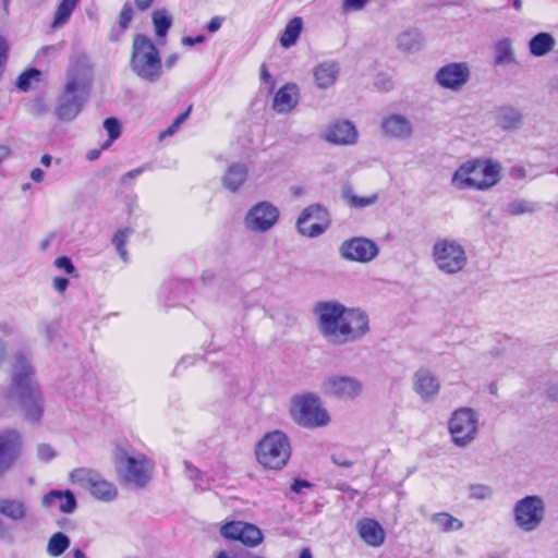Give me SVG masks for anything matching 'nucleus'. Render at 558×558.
I'll return each instance as SVG.
<instances>
[{
    "instance_id": "nucleus-41",
    "label": "nucleus",
    "mask_w": 558,
    "mask_h": 558,
    "mask_svg": "<svg viewBox=\"0 0 558 558\" xmlns=\"http://www.w3.org/2000/svg\"><path fill=\"white\" fill-rule=\"evenodd\" d=\"M153 23L158 37H165L172 24V17L166 10H157L153 13Z\"/></svg>"
},
{
    "instance_id": "nucleus-37",
    "label": "nucleus",
    "mask_w": 558,
    "mask_h": 558,
    "mask_svg": "<svg viewBox=\"0 0 558 558\" xmlns=\"http://www.w3.org/2000/svg\"><path fill=\"white\" fill-rule=\"evenodd\" d=\"M239 541L246 546H257L263 541L262 531L254 524L243 522V529H241V538Z\"/></svg>"
},
{
    "instance_id": "nucleus-6",
    "label": "nucleus",
    "mask_w": 558,
    "mask_h": 558,
    "mask_svg": "<svg viewBox=\"0 0 558 558\" xmlns=\"http://www.w3.org/2000/svg\"><path fill=\"white\" fill-rule=\"evenodd\" d=\"M256 460L265 469L281 470L291 456V446L287 435L280 430L266 434L255 449Z\"/></svg>"
},
{
    "instance_id": "nucleus-18",
    "label": "nucleus",
    "mask_w": 558,
    "mask_h": 558,
    "mask_svg": "<svg viewBox=\"0 0 558 558\" xmlns=\"http://www.w3.org/2000/svg\"><path fill=\"white\" fill-rule=\"evenodd\" d=\"M22 451V439L19 432L7 429L0 433V475L7 472Z\"/></svg>"
},
{
    "instance_id": "nucleus-59",
    "label": "nucleus",
    "mask_w": 558,
    "mask_h": 558,
    "mask_svg": "<svg viewBox=\"0 0 558 558\" xmlns=\"http://www.w3.org/2000/svg\"><path fill=\"white\" fill-rule=\"evenodd\" d=\"M179 129L180 126L172 122L169 128H167L163 132L160 133V138L173 135Z\"/></svg>"
},
{
    "instance_id": "nucleus-4",
    "label": "nucleus",
    "mask_w": 558,
    "mask_h": 558,
    "mask_svg": "<svg viewBox=\"0 0 558 558\" xmlns=\"http://www.w3.org/2000/svg\"><path fill=\"white\" fill-rule=\"evenodd\" d=\"M430 258L436 269L446 276L462 272L469 264V256L462 242L449 236H440L434 241Z\"/></svg>"
},
{
    "instance_id": "nucleus-2",
    "label": "nucleus",
    "mask_w": 558,
    "mask_h": 558,
    "mask_svg": "<svg viewBox=\"0 0 558 558\" xmlns=\"http://www.w3.org/2000/svg\"><path fill=\"white\" fill-rule=\"evenodd\" d=\"M92 80L89 59L86 56L75 57L69 65L63 92L54 107V114L60 121L69 122L80 114L88 99Z\"/></svg>"
},
{
    "instance_id": "nucleus-63",
    "label": "nucleus",
    "mask_w": 558,
    "mask_h": 558,
    "mask_svg": "<svg viewBox=\"0 0 558 558\" xmlns=\"http://www.w3.org/2000/svg\"><path fill=\"white\" fill-rule=\"evenodd\" d=\"M11 154V149L5 145H0V162L5 160Z\"/></svg>"
},
{
    "instance_id": "nucleus-30",
    "label": "nucleus",
    "mask_w": 558,
    "mask_h": 558,
    "mask_svg": "<svg viewBox=\"0 0 558 558\" xmlns=\"http://www.w3.org/2000/svg\"><path fill=\"white\" fill-rule=\"evenodd\" d=\"M556 40L549 33L542 32L533 36L529 41L530 53L534 57H544L554 50Z\"/></svg>"
},
{
    "instance_id": "nucleus-43",
    "label": "nucleus",
    "mask_w": 558,
    "mask_h": 558,
    "mask_svg": "<svg viewBox=\"0 0 558 558\" xmlns=\"http://www.w3.org/2000/svg\"><path fill=\"white\" fill-rule=\"evenodd\" d=\"M104 128L108 133V141L102 145V148H108L121 134V126L116 118H108L104 122Z\"/></svg>"
},
{
    "instance_id": "nucleus-26",
    "label": "nucleus",
    "mask_w": 558,
    "mask_h": 558,
    "mask_svg": "<svg viewBox=\"0 0 558 558\" xmlns=\"http://www.w3.org/2000/svg\"><path fill=\"white\" fill-rule=\"evenodd\" d=\"M360 537L369 546L379 547L385 541L383 526L374 519H363L357 522Z\"/></svg>"
},
{
    "instance_id": "nucleus-31",
    "label": "nucleus",
    "mask_w": 558,
    "mask_h": 558,
    "mask_svg": "<svg viewBox=\"0 0 558 558\" xmlns=\"http://www.w3.org/2000/svg\"><path fill=\"white\" fill-rule=\"evenodd\" d=\"M396 41L399 50L413 53L422 48L423 35L417 29H409L399 34Z\"/></svg>"
},
{
    "instance_id": "nucleus-3",
    "label": "nucleus",
    "mask_w": 558,
    "mask_h": 558,
    "mask_svg": "<svg viewBox=\"0 0 558 558\" xmlns=\"http://www.w3.org/2000/svg\"><path fill=\"white\" fill-rule=\"evenodd\" d=\"M501 165L492 159L463 162L452 174L451 184L457 190L485 191L500 181Z\"/></svg>"
},
{
    "instance_id": "nucleus-54",
    "label": "nucleus",
    "mask_w": 558,
    "mask_h": 558,
    "mask_svg": "<svg viewBox=\"0 0 558 558\" xmlns=\"http://www.w3.org/2000/svg\"><path fill=\"white\" fill-rule=\"evenodd\" d=\"M222 22H223V19L220 16L213 17L209 21V23L207 24L208 32L216 33L217 31H219L222 25Z\"/></svg>"
},
{
    "instance_id": "nucleus-53",
    "label": "nucleus",
    "mask_w": 558,
    "mask_h": 558,
    "mask_svg": "<svg viewBox=\"0 0 558 558\" xmlns=\"http://www.w3.org/2000/svg\"><path fill=\"white\" fill-rule=\"evenodd\" d=\"M204 41H205V37L203 35H197L195 37L184 36L181 39V44L183 46H193V45H196V44H202Z\"/></svg>"
},
{
    "instance_id": "nucleus-15",
    "label": "nucleus",
    "mask_w": 558,
    "mask_h": 558,
    "mask_svg": "<svg viewBox=\"0 0 558 558\" xmlns=\"http://www.w3.org/2000/svg\"><path fill=\"white\" fill-rule=\"evenodd\" d=\"M329 226L328 211L318 204L303 209L296 221L298 231L305 236L314 238L324 233Z\"/></svg>"
},
{
    "instance_id": "nucleus-64",
    "label": "nucleus",
    "mask_w": 558,
    "mask_h": 558,
    "mask_svg": "<svg viewBox=\"0 0 558 558\" xmlns=\"http://www.w3.org/2000/svg\"><path fill=\"white\" fill-rule=\"evenodd\" d=\"M72 554V557L73 558H87V556L85 555V553L80 549V548H75L71 551Z\"/></svg>"
},
{
    "instance_id": "nucleus-62",
    "label": "nucleus",
    "mask_w": 558,
    "mask_h": 558,
    "mask_svg": "<svg viewBox=\"0 0 558 558\" xmlns=\"http://www.w3.org/2000/svg\"><path fill=\"white\" fill-rule=\"evenodd\" d=\"M154 0H135V4L138 10L144 11L147 10Z\"/></svg>"
},
{
    "instance_id": "nucleus-14",
    "label": "nucleus",
    "mask_w": 558,
    "mask_h": 558,
    "mask_svg": "<svg viewBox=\"0 0 558 558\" xmlns=\"http://www.w3.org/2000/svg\"><path fill=\"white\" fill-rule=\"evenodd\" d=\"M363 390L362 381L353 376L332 374L322 385V391L330 397L342 400H353Z\"/></svg>"
},
{
    "instance_id": "nucleus-57",
    "label": "nucleus",
    "mask_w": 558,
    "mask_h": 558,
    "mask_svg": "<svg viewBox=\"0 0 558 558\" xmlns=\"http://www.w3.org/2000/svg\"><path fill=\"white\" fill-rule=\"evenodd\" d=\"M511 175L514 179H524L526 175V171L522 166H514L511 168Z\"/></svg>"
},
{
    "instance_id": "nucleus-35",
    "label": "nucleus",
    "mask_w": 558,
    "mask_h": 558,
    "mask_svg": "<svg viewBox=\"0 0 558 558\" xmlns=\"http://www.w3.org/2000/svg\"><path fill=\"white\" fill-rule=\"evenodd\" d=\"M342 196H343L344 201L351 207H354V208H364V207L371 206L378 198L377 194H372L369 196H364V197L357 196L354 193L352 187H344L342 191Z\"/></svg>"
},
{
    "instance_id": "nucleus-16",
    "label": "nucleus",
    "mask_w": 558,
    "mask_h": 558,
    "mask_svg": "<svg viewBox=\"0 0 558 558\" xmlns=\"http://www.w3.org/2000/svg\"><path fill=\"white\" fill-rule=\"evenodd\" d=\"M471 71L466 62H451L441 66L435 74V82L444 89L461 90L470 81Z\"/></svg>"
},
{
    "instance_id": "nucleus-45",
    "label": "nucleus",
    "mask_w": 558,
    "mask_h": 558,
    "mask_svg": "<svg viewBox=\"0 0 558 558\" xmlns=\"http://www.w3.org/2000/svg\"><path fill=\"white\" fill-rule=\"evenodd\" d=\"M493 490L484 484H472L469 487V496L473 499L484 500L492 496Z\"/></svg>"
},
{
    "instance_id": "nucleus-42",
    "label": "nucleus",
    "mask_w": 558,
    "mask_h": 558,
    "mask_svg": "<svg viewBox=\"0 0 558 558\" xmlns=\"http://www.w3.org/2000/svg\"><path fill=\"white\" fill-rule=\"evenodd\" d=\"M41 72L37 69H29L23 72L16 82V86L22 92H27L31 88L32 82H39Z\"/></svg>"
},
{
    "instance_id": "nucleus-22",
    "label": "nucleus",
    "mask_w": 558,
    "mask_h": 558,
    "mask_svg": "<svg viewBox=\"0 0 558 558\" xmlns=\"http://www.w3.org/2000/svg\"><path fill=\"white\" fill-rule=\"evenodd\" d=\"M20 403L26 420L36 422L44 413V397L40 388L28 391L20 396H13Z\"/></svg>"
},
{
    "instance_id": "nucleus-50",
    "label": "nucleus",
    "mask_w": 558,
    "mask_h": 558,
    "mask_svg": "<svg viewBox=\"0 0 558 558\" xmlns=\"http://www.w3.org/2000/svg\"><path fill=\"white\" fill-rule=\"evenodd\" d=\"M37 454L41 461L47 462V461H50L56 456V452L52 449V447H50L49 445L43 444V445L38 446Z\"/></svg>"
},
{
    "instance_id": "nucleus-46",
    "label": "nucleus",
    "mask_w": 558,
    "mask_h": 558,
    "mask_svg": "<svg viewBox=\"0 0 558 558\" xmlns=\"http://www.w3.org/2000/svg\"><path fill=\"white\" fill-rule=\"evenodd\" d=\"M133 17V9L131 4L125 3L119 15V27L121 32H124Z\"/></svg>"
},
{
    "instance_id": "nucleus-25",
    "label": "nucleus",
    "mask_w": 558,
    "mask_h": 558,
    "mask_svg": "<svg viewBox=\"0 0 558 558\" xmlns=\"http://www.w3.org/2000/svg\"><path fill=\"white\" fill-rule=\"evenodd\" d=\"M495 123L504 131H515L523 125V114L518 108L502 106L495 111Z\"/></svg>"
},
{
    "instance_id": "nucleus-17",
    "label": "nucleus",
    "mask_w": 558,
    "mask_h": 558,
    "mask_svg": "<svg viewBox=\"0 0 558 558\" xmlns=\"http://www.w3.org/2000/svg\"><path fill=\"white\" fill-rule=\"evenodd\" d=\"M340 256L347 260L368 263L379 253L377 244L366 238H353L344 241L339 248Z\"/></svg>"
},
{
    "instance_id": "nucleus-13",
    "label": "nucleus",
    "mask_w": 558,
    "mask_h": 558,
    "mask_svg": "<svg viewBox=\"0 0 558 558\" xmlns=\"http://www.w3.org/2000/svg\"><path fill=\"white\" fill-rule=\"evenodd\" d=\"M280 211L272 203L263 201L253 205L244 217V227L254 233H265L278 222Z\"/></svg>"
},
{
    "instance_id": "nucleus-55",
    "label": "nucleus",
    "mask_w": 558,
    "mask_h": 558,
    "mask_svg": "<svg viewBox=\"0 0 558 558\" xmlns=\"http://www.w3.org/2000/svg\"><path fill=\"white\" fill-rule=\"evenodd\" d=\"M311 484L307 482V481H304V480H295L293 482V484L291 485V489L296 493V494H300L304 488H307L310 487Z\"/></svg>"
},
{
    "instance_id": "nucleus-60",
    "label": "nucleus",
    "mask_w": 558,
    "mask_h": 558,
    "mask_svg": "<svg viewBox=\"0 0 558 558\" xmlns=\"http://www.w3.org/2000/svg\"><path fill=\"white\" fill-rule=\"evenodd\" d=\"M45 173L41 169L36 168L31 172V178L33 181L39 183L44 180Z\"/></svg>"
},
{
    "instance_id": "nucleus-36",
    "label": "nucleus",
    "mask_w": 558,
    "mask_h": 558,
    "mask_svg": "<svg viewBox=\"0 0 558 558\" xmlns=\"http://www.w3.org/2000/svg\"><path fill=\"white\" fill-rule=\"evenodd\" d=\"M70 546V538L61 533H54L47 545V553L51 557H59L61 556Z\"/></svg>"
},
{
    "instance_id": "nucleus-8",
    "label": "nucleus",
    "mask_w": 558,
    "mask_h": 558,
    "mask_svg": "<svg viewBox=\"0 0 558 558\" xmlns=\"http://www.w3.org/2000/svg\"><path fill=\"white\" fill-rule=\"evenodd\" d=\"M116 463L125 482L136 487H144L150 481L155 466L153 460L145 454L124 449L116 452Z\"/></svg>"
},
{
    "instance_id": "nucleus-1",
    "label": "nucleus",
    "mask_w": 558,
    "mask_h": 558,
    "mask_svg": "<svg viewBox=\"0 0 558 558\" xmlns=\"http://www.w3.org/2000/svg\"><path fill=\"white\" fill-rule=\"evenodd\" d=\"M317 328L330 344L359 341L369 331V319L360 308H350L337 301H320L314 307Z\"/></svg>"
},
{
    "instance_id": "nucleus-23",
    "label": "nucleus",
    "mask_w": 558,
    "mask_h": 558,
    "mask_svg": "<svg viewBox=\"0 0 558 558\" xmlns=\"http://www.w3.org/2000/svg\"><path fill=\"white\" fill-rule=\"evenodd\" d=\"M247 166L243 162L231 163L221 177L222 186L231 193L238 192L246 182Z\"/></svg>"
},
{
    "instance_id": "nucleus-11",
    "label": "nucleus",
    "mask_w": 558,
    "mask_h": 558,
    "mask_svg": "<svg viewBox=\"0 0 558 558\" xmlns=\"http://www.w3.org/2000/svg\"><path fill=\"white\" fill-rule=\"evenodd\" d=\"M70 481L73 484L88 489L90 495L101 501H112L118 496L116 485L93 469L78 468L70 473Z\"/></svg>"
},
{
    "instance_id": "nucleus-21",
    "label": "nucleus",
    "mask_w": 558,
    "mask_h": 558,
    "mask_svg": "<svg viewBox=\"0 0 558 558\" xmlns=\"http://www.w3.org/2000/svg\"><path fill=\"white\" fill-rule=\"evenodd\" d=\"M413 387L424 401H432L439 392L440 381L429 369L420 368L414 374Z\"/></svg>"
},
{
    "instance_id": "nucleus-29",
    "label": "nucleus",
    "mask_w": 558,
    "mask_h": 558,
    "mask_svg": "<svg viewBox=\"0 0 558 558\" xmlns=\"http://www.w3.org/2000/svg\"><path fill=\"white\" fill-rule=\"evenodd\" d=\"M340 68L336 61H325L319 63L314 70V77L319 88L332 86L339 75Z\"/></svg>"
},
{
    "instance_id": "nucleus-40",
    "label": "nucleus",
    "mask_w": 558,
    "mask_h": 558,
    "mask_svg": "<svg viewBox=\"0 0 558 558\" xmlns=\"http://www.w3.org/2000/svg\"><path fill=\"white\" fill-rule=\"evenodd\" d=\"M495 61L497 64H508L514 61L510 39H502L495 46Z\"/></svg>"
},
{
    "instance_id": "nucleus-44",
    "label": "nucleus",
    "mask_w": 558,
    "mask_h": 558,
    "mask_svg": "<svg viewBox=\"0 0 558 558\" xmlns=\"http://www.w3.org/2000/svg\"><path fill=\"white\" fill-rule=\"evenodd\" d=\"M242 521H231L220 527V534L228 539L239 541L241 538Z\"/></svg>"
},
{
    "instance_id": "nucleus-28",
    "label": "nucleus",
    "mask_w": 558,
    "mask_h": 558,
    "mask_svg": "<svg viewBox=\"0 0 558 558\" xmlns=\"http://www.w3.org/2000/svg\"><path fill=\"white\" fill-rule=\"evenodd\" d=\"M28 507L22 498H1L0 499V514L3 517L20 522L27 518Z\"/></svg>"
},
{
    "instance_id": "nucleus-51",
    "label": "nucleus",
    "mask_w": 558,
    "mask_h": 558,
    "mask_svg": "<svg viewBox=\"0 0 558 558\" xmlns=\"http://www.w3.org/2000/svg\"><path fill=\"white\" fill-rule=\"evenodd\" d=\"M52 286L57 292L63 293L69 287V279L63 277H57L53 279Z\"/></svg>"
},
{
    "instance_id": "nucleus-48",
    "label": "nucleus",
    "mask_w": 558,
    "mask_h": 558,
    "mask_svg": "<svg viewBox=\"0 0 558 558\" xmlns=\"http://www.w3.org/2000/svg\"><path fill=\"white\" fill-rule=\"evenodd\" d=\"M184 468H185V475L190 480L195 481V482L201 480V471L196 466H194L192 463L185 461ZM196 486L201 487L202 489L207 488L206 486H203L201 483H196Z\"/></svg>"
},
{
    "instance_id": "nucleus-39",
    "label": "nucleus",
    "mask_w": 558,
    "mask_h": 558,
    "mask_svg": "<svg viewBox=\"0 0 558 558\" xmlns=\"http://www.w3.org/2000/svg\"><path fill=\"white\" fill-rule=\"evenodd\" d=\"M132 234L133 229L124 228L119 230L112 238V244L114 245L116 250L118 251V254L124 263L129 262V254L125 248V245Z\"/></svg>"
},
{
    "instance_id": "nucleus-58",
    "label": "nucleus",
    "mask_w": 558,
    "mask_h": 558,
    "mask_svg": "<svg viewBox=\"0 0 558 558\" xmlns=\"http://www.w3.org/2000/svg\"><path fill=\"white\" fill-rule=\"evenodd\" d=\"M191 110H192V107H189L184 112H182L181 114H179L175 119H174V123L178 125V126H181L182 123L189 118L190 113H191Z\"/></svg>"
},
{
    "instance_id": "nucleus-20",
    "label": "nucleus",
    "mask_w": 558,
    "mask_h": 558,
    "mask_svg": "<svg viewBox=\"0 0 558 558\" xmlns=\"http://www.w3.org/2000/svg\"><path fill=\"white\" fill-rule=\"evenodd\" d=\"M323 138L336 145H351L356 142L357 131L349 121H336L326 128Z\"/></svg>"
},
{
    "instance_id": "nucleus-19",
    "label": "nucleus",
    "mask_w": 558,
    "mask_h": 558,
    "mask_svg": "<svg viewBox=\"0 0 558 558\" xmlns=\"http://www.w3.org/2000/svg\"><path fill=\"white\" fill-rule=\"evenodd\" d=\"M380 129L386 137L395 140H407L413 134L412 122L403 114L392 113L385 117Z\"/></svg>"
},
{
    "instance_id": "nucleus-56",
    "label": "nucleus",
    "mask_w": 558,
    "mask_h": 558,
    "mask_svg": "<svg viewBox=\"0 0 558 558\" xmlns=\"http://www.w3.org/2000/svg\"><path fill=\"white\" fill-rule=\"evenodd\" d=\"M180 54L178 52L170 53L165 60V66L167 69H172L179 61Z\"/></svg>"
},
{
    "instance_id": "nucleus-7",
    "label": "nucleus",
    "mask_w": 558,
    "mask_h": 558,
    "mask_svg": "<svg viewBox=\"0 0 558 558\" xmlns=\"http://www.w3.org/2000/svg\"><path fill=\"white\" fill-rule=\"evenodd\" d=\"M290 414L296 424L306 428L324 427L330 422L320 399L313 393L294 396L291 400Z\"/></svg>"
},
{
    "instance_id": "nucleus-9",
    "label": "nucleus",
    "mask_w": 558,
    "mask_h": 558,
    "mask_svg": "<svg viewBox=\"0 0 558 558\" xmlns=\"http://www.w3.org/2000/svg\"><path fill=\"white\" fill-rule=\"evenodd\" d=\"M9 377L8 393L10 397L20 396L39 388L34 365L24 353L19 352L12 355Z\"/></svg>"
},
{
    "instance_id": "nucleus-33",
    "label": "nucleus",
    "mask_w": 558,
    "mask_h": 558,
    "mask_svg": "<svg viewBox=\"0 0 558 558\" xmlns=\"http://www.w3.org/2000/svg\"><path fill=\"white\" fill-rule=\"evenodd\" d=\"M302 29V19L293 17L287 25L280 37V44L284 48L293 46Z\"/></svg>"
},
{
    "instance_id": "nucleus-47",
    "label": "nucleus",
    "mask_w": 558,
    "mask_h": 558,
    "mask_svg": "<svg viewBox=\"0 0 558 558\" xmlns=\"http://www.w3.org/2000/svg\"><path fill=\"white\" fill-rule=\"evenodd\" d=\"M369 1L371 0H342L341 8L345 13L352 11H361Z\"/></svg>"
},
{
    "instance_id": "nucleus-27",
    "label": "nucleus",
    "mask_w": 558,
    "mask_h": 558,
    "mask_svg": "<svg viewBox=\"0 0 558 558\" xmlns=\"http://www.w3.org/2000/svg\"><path fill=\"white\" fill-rule=\"evenodd\" d=\"M46 508H58L63 513H71L76 508V500L70 490H50L43 498Z\"/></svg>"
},
{
    "instance_id": "nucleus-10",
    "label": "nucleus",
    "mask_w": 558,
    "mask_h": 558,
    "mask_svg": "<svg viewBox=\"0 0 558 558\" xmlns=\"http://www.w3.org/2000/svg\"><path fill=\"white\" fill-rule=\"evenodd\" d=\"M478 413L471 408L456 410L448 423L453 444L460 448H465L472 444L478 434Z\"/></svg>"
},
{
    "instance_id": "nucleus-32",
    "label": "nucleus",
    "mask_w": 558,
    "mask_h": 558,
    "mask_svg": "<svg viewBox=\"0 0 558 558\" xmlns=\"http://www.w3.org/2000/svg\"><path fill=\"white\" fill-rule=\"evenodd\" d=\"M78 2L80 0H60L57 11L54 13L53 21L51 23V27L53 29H58L64 26L69 22Z\"/></svg>"
},
{
    "instance_id": "nucleus-5",
    "label": "nucleus",
    "mask_w": 558,
    "mask_h": 558,
    "mask_svg": "<svg viewBox=\"0 0 558 558\" xmlns=\"http://www.w3.org/2000/svg\"><path fill=\"white\" fill-rule=\"evenodd\" d=\"M131 70L143 81L157 82L162 75V62L154 43L144 35L135 36L130 61Z\"/></svg>"
},
{
    "instance_id": "nucleus-49",
    "label": "nucleus",
    "mask_w": 558,
    "mask_h": 558,
    "mask_svg": "<svg viewBox=\"0 0 558 558\" xmlns=\"http://www.w3.org/2000/svg\"><path fill=\"white\" fill-rule=\"evenodd\" d=\"M54 266L59 269L64 270L66 274H73L75 270V267H74L72 260L66 256L58 257L54 260Z\"/></svg>"
},
{
    "instance_id": "nucleus-12",
    "label": "nucleus",
    "mask_w": 558,
    "mask_h": 558,
    "mask_svg": "<svg viewBox=\"0 0 558 558\" xmlns=\"http://www.w3.org/2000/svg\"><path fill=\"white\" fill-rule=\"evenodd\" d=\"M515 524L524 532L535 531L544 520L545 502L537 495L525 496L513 508Z\"/></svg>"
},
{
    "instance_id": "nucleus-52",
    "label": "nucleus",
    "mask_w": 558,
    "mask_h": 558,
    "mask_svg": "<svg viewBox=\"0 0 558 558\" xmlns=\"http://www.w3.org/2000/svg\"><path fill=\"white\" fill-rule=\"evenodd\" d=\"M144 171V168H136V169H133L129 172H126L122 178H121V183L122 184H128L130 181L136 179L140 174H142Z\"/></svg>"
},
{
    "instance_id": "nucleus-38",
    "label": "nucleus",
    "mask_w": 558,
    "mask_h": 558,
    "mask_svg": "<svg viewBox=\"0 0 558 558\" xmlns=\"http://www.w3.org/2000/svg\"><path fill=\"white\" fill-rule=\"evenodd\" d=\"M537 208V204L533 202L517 198L508 203L506 207V213L510 216H520L524 214H532L536 211Z\"/></svg>"
},
{
    "instance_id": "nucleus-34",
    "label": "nucleus",
    "mask_w": 558,
    "mask_h": 558,
    "mask_svg": "<svg viewBox=\"0 0 558 558\" xmlns=\"http://www.w3.org/2000/svg\"><path fill=\"white\" fill-rule=\"evenodd\" d=\"M430 520L442 532L458 531L463 527L462 521L447 512L435 513Z\"/></svg>"
},
{
    "instance_id": "nucleus-24",
    "label": "nucleus",
    "mask_w": 558,
    "mask_h": 558,
    "mask_svg": "<svg viewBox=\"0 0 558 558\" xmlns=\"http://www.w3.org/2000/svg\"><path fill=\"white\" fill-rule=\"evenodd\" d=\"M299 102V89L295 84L283 85L275 95L272 108L278 113H288Z\"/></svg>"
},
{
    "instance_id": "nucleus-61",
    "label": "nucleus",
    "mask_w": 558,
    "mask_h": 558,
    "mask_svg": "<svg viewBox=\"0 0 558 558\" xmlns=\"http://www.w3.org/2000/svg\"><path fill=\"white\" fill-rule=\"evenodd\" d=\"M260 78L264 82H270V89L274 88V82L271 81V75L269 74V72H268V70L266 69L265 65L262 66Z\"/></svg>"
}]
</instances>
